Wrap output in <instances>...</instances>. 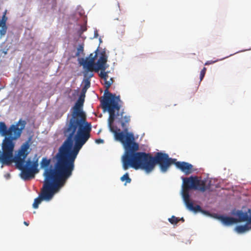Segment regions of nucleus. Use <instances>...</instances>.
<instances>
[{
	"label": "nucleus",
	"instance_id": "obj_1",
	"mask_svg": "<svg viewBox=\"0 0 251 251\" xmlns=\"http://www.w3.org/2000/svg\"><path fill=\"white\" fill-rule=\"evenodd\" d=\"M26 125V121L22 119L9 127L4 122H0V134L4 137L1 143V151L0 150L1 167L3 165H10L12 162H14L16 168L21 171V177L25 180L33 178L35 175L39 171L38 158H34L32 160L30 158H28L25 160L29 153L30 145L28 141L23 143L17 154L13 156L15 141L20 138Z\"/></svg>",
	"mask_w": 251,
	"mask_h": 251
},
{
	"label": "nucleus",
	"instance_id": "obj_2",
	"mask_svg": "<svg viewBox=\"0 0 251 251\" xmlns=\"http://www.w3.org/2000/svg\"><path fill=\"white\" fill-rule=\"evenodd\" d=\"M108 95L104 96L103 99L100 100V104L103 111H107L109 114L108 126L110 131L113 133L115 139L120 142L125 149L122 157V165L124 170H126L133 167L142 152H136L139 149V145L134 141L133 133L129 132L127 128L121 131L120 129L113 125L116 116V111L117 112V116H119L120 97L112 93Z\"/></svg>",
	"mask_w": 251,
	"mask_h": 251
},
{
	"label": "nucleus",
	"instance_id": "obj_3",
	"mask_svg": "<svg viewBox=\"0 0 251 251\" xmlns=\"http://www.w3.org/2000/svg\"><path fill=\"white\" fill-rule=\"evenodd\" d=\"M83 102L84 100L79 98L71 109V117L67 120L63 128V133L67 139L62 149H69L75 141L74 152H76L90 137L91 125L86 122V115L82 110Z\"/></svg>",
	"mask_w": 251,
	"mask_h": 251
},
{
	"label": "nucleus",
	"instance_id": "obj_4",
	"mask_svg": "<svg viewBox=\"0 0 251 251\" xmlns=\"http://www.w3.org/2000/svg\"><path fill=\"white\" fill-rule=\"evenodd\" d=\"M71 169L68 166L59 161L55 168L47 169L43 174L44 180L41 193L34 200L33 207L37 208L43 200L49 201L54 194L66 184L68 177L71 175Z\"/></svg>",
	"mask_w": 251,
	"mask_h": 251
},
{
	"label": "nucleus",
	"instance_id": "obj_5",
	"mask_svg": "<svg viewBox=\"0 0 251 251\" xmlns=\"http://www.w3.org/2000/svg\"><path fill=\"white\" fill-rule=\"evenodd\" d=\"M176 161V159L170 158L165 153L158 152L152 156L149 153L142 152L132 168L135 170L141 169L149 173L153 171L156 164H158L161 171L165 173L172 164H175L185 175L190 174L194 171L192 164Z\"/></svg>",
	"mask_w": 251,
	"mask_h": 251
},
{
	"label": "nucleus",
	"instance_id": "obj_6",
	"mask_svg": "<svg viewBox=\"0 0 251 251\" xmlns=\"http://www.w3.org/2000/svg\"><path fill=\"white\" fill-rule=\"evenodd\" d=\"M208 189L204 180L198 179L197 176H191L189 177L183 178L182 185V197L185 204L187 208L196 213L201 212L206 214H209L208 212L201 209V207L197 205L194 206L193 203L190 200L189 190L191 189L198 190L201 192H204Z\"/></svg>",
	"mask_w": 251,
	"mask_h": 251
},
{
	"label": "nucleus",
	"instance_id": "obj_7",
	"mask_svg": "<svg viewBox=\"0 0 251 251\" xmlns=\"http://www.w3.org/2000/svg\"><path fill=\"white\" fill-rule=\"evenodd\" d=\"M64 144V142L59 148L58 152L56 153L55 156V159L56 162H55L53 166L50 165V160L48 159L47 158L44 157L42 158L41 162V167L42 168H44L45 170L43 174L45 172L46 170L50 168H55L56 164L59 162V161H62L63 163L66 164L69 169H71V175L68 177V178L71 177L72 175L73 172L75 168V161L77 157V155L80 149L78 150L77 151L74 152L75 149V144L73 147V142L71 145V148L67 150L62 149Z\"/></svg>",
	"mask_w": 251,
	"mask_h": 251
},
{
	"label": "nucleus",
	"instance_id": "obj_8",
	"mask_svg": "<svg viewBox=\"0 0 251 251\" xmlns=\"http://www.w3.org/2000/svg\"><path fill=\"white\" fill-rule=\"evenodd\" d=\"M98 49H97L95 51V54L94 55V57L92 59L86 58L85 59H83V62L81 63V64L83 66V68L85 69V72H92L93 71L96 72V64L95 62V59L98 55Z\"/></svg>",
	"mask_w": 251,
	"mask_h": 251
},
{
	"label": "nucleus",
	"instance_id": "obj_9",
	"mask_svg": "<svg viewBox=\"0 0 251 251\" xmlns=\"http://www.w3.org/2000/svg\"><path fill=\"white\" fill-rule=\"evenodd\" d=\"M99 76L104 81V84L105 88L104 96H109L108 94L110 93L108 91V89L113 83V78L111 77L109 80H107L108 78V73L106 72L105 71H101Z\"/></svg>",
	"mask_w": 251,
	"mask_h": 251
},
{
	"label": "nucleus",
	"instance_id": "obj_10",
	"mask_svg": "<svg viewBox=\"0 0 251 251\" xmlns=\"http://www.w3.org/2000/svg\"><path fill=\"white\" fill-rule=\"evenodd\" d=\"M107 56L104 52L101 53V56L96 63V72H98L99 70L105 71L106 69Z\"/></svg>",
	"mask_w": 251,
	"mask_h": 251
},
{
	"label": "nucleus",
	"instance_id": "obj_11",
	"mask_svg": "<svg viewBox=\"0 0 251 251\" xmlns=\"http://www.w3.org/2000/svg\"><path fill=\"white\" fill-rule=\"evenodd\" d=\"M217 218L225 226H230L237 223L236 218L233 217L220 215Z\"/></svg>",
	"mask_w": 251,
	"mask_h": 251
},
{
	"label": "nucleus",
	"instance_id": "obj_12",
	"mask_svg": "<svg viewBox=\"0 0 251 251\" xmlns=\"http://www.w3.org/2000/svg\"><path fill=\"white\" fill-rule=\"evenodd\" d=\"M6 10L5 11L3 15L2 16L1 20L0 19V34L1 36L4 35L7 31V26L6 23L7 21V17L5 16Z\"/></svg>",
	"mask_w": 251,
	"mask_h": 251
},
{
	"label": "nucleus",
	"instance_id": "obj_13",
	"mask_svg": "<svg viewBox=\"0 0 251 251\" xmlns=\"http://www.w3.org/2000/svg\"><path fill=\"white\" fill-rule=\"evenodd\" d=\"M124 112L122 111L119 116L120 117L119 118V122L121 124V126L124 129L126 127V124H128L130 121V116L128 115H124ZM124 131V130H123Z\"/></svg>",
	"mask_w": 251,
	"mask_h": 251
},
{
	"label": "nucleus",
	"instance_id": "obj_14",
	"mask_svg": "<svg viewBox=\"0 0 251 251\" xmlns=\"http://www.w3.org/2000/svg\"><path fill=\"white\" fill-rule=\"evenodd\" d=\"M238 218L236 219L237 223L240 222L249 221V216L247 213L243 212L241 210H238L235 213Z\"/></svg>",
	"mask_w": 251,
	"mask_h": 251
},
{
	"label": "nucleus",
	"instance_id": "obj_15",
	"mask_svg": "<svg viewBox=\"0 0 251 251\" xmlns=\"http://www.w3.org/2000/svg\"><path fill=\"white\" fill-rule=\"evenodd\" d=\"M251 227H249L248 224H245L243 226H238L236 227V230L237 232L241 233L246 231H248Z\"/></svg>",
	"mask_w": 251,
	"mask_h": 251
},
{
	"label": "nucleus",
	"instance_id": "obj_16",
	"mask_svg": "<svg viewBox=\"0 0 251 251\" xmlns=\"http://www.w3.org/2000/svg\"><path fill=\"white\" fill-rule=\"evenodd\" d=\"M121 180L122 181H126V183H130L131 181V178L129 177L128 174L126 173L121 177Z\"/></svg>",
	"mask_w": 251,
	"mask_h": 251
},
{
	"label": "nucleus",
	"instance_id": "obj_17",
	"mask_svg": "<svg viewBox=\"0 0 251 251\" xmlns=\"http://www.w3.org/2000/svg\"><path fill=\"white\" fill-rule=\"evenodd\" d=\"M9 49L6 47L0 50V57H4L8 52Z\"/></svg>",
	"mask_w": 251,
	"mask_h": 251
},
{
	"label": "nucleus",
	"instance_id": "obj_18",
	"mask_svg": "<svg viewBox=\"0 0 251 251\" xmlns=\"http://www.w3.org/2000/svg\"><path fill=\"white\" fill-rule=\"evenodd\" d=\"M180 221L179 219L176 217L174 216H173L171 218L169 219V221L172 224H176Z\"/></svg>",
	"mask_w": 251,
	"mask_h": 251
},
{
	"label": "nucleus",
	"instance_id": "obj_19",
	"mask_svg": "<svg viewBox=\"0 0 251 251\" xmlns=\"http://www.w3.org/2000/svg\"><path fill=\"white\" fill-rule=\"evenodd\" d=\"M90 87V80L85 79V85L84 87L82 88L83 91H86V90Z\"/></svg>",
	"mask_w": 251,
	"mask_h": 251
},
{
	"label": "nucleus",
	"instance_id": "obj_20",
	"mask_svg": "<svg viewBox=\"0 0 251 251\" xmlns=\"http://www.w3.org/2000/svg\"><path fill=\"white\" fill-rule=\"evenodd\" d=\"M83 51V45H79L77 49V52L76 53V56H79L80 53H82Z\"/></svg>",
	"mask_w": 251,
	"mask_h": 251
},
{
	"label": "nucleus",
	"instance_id": "obj_21",
	"mask_svg": "<svg viewBox=\"0 0 251 251\" xmlns=\"http://www.w3.org/2000/svg\"><path fill=\"white\" fill-rule=\"evenodd\" d=\"M206 71V68L205 67H204L201 71L200 76V78L201 81L203 79V78L205 75Z\"/></svg>",
	"mask_w": 251,
	"mask_h": 251
},
{
	"label": "nucleus",
	"instance_id": "obj_22",
	"mask_svg": "<svg viewBox=\"0 0 251 251\" xmlns=\"http://www.w3.org/2000/svg\"><path fill=\"white\" fill-rule=\"evenodd\" d=\"M88 72H89L84 71V77L86 78L85 79L90 80V79L94 75L92 73V72H91L90 74L88 73Z\"/></svg>",
	"mask_w": 251,
	"mask_h": 251
},
{
	"label": "nucleus",
	"instance_id": "obj_23",
	"mask_svg": "<svg viewBox=\"0 0 251 251\" xmlns=\"http://www.w3.org/2000/svg\"><path fill=\"white\" fill-rule=\"evenodd\" d=\"M95 142L97 144H101V143H103L104 141H103V140H102L101 139H98L96 140Z\"/></svg>",
	"mask_w": 251,
	"mask_h": 251
},
{
	"label": "nucleus",
	"instance_id": "obj_24",
	"mask_svg": "<svg viewBox=\"0 0 251 251\" xmlns=\"http://www.w3.org/2000/svg\"><path fill=\"white\" fill-rule=\"evenodd\" d=\"M87 30V27L85 25H82L81 26V30L82 32L85 31Z\"/></svg>",
	"mask_w": 251,
	"mask_h": 251
},
{
	"label": "nucleus",
	"instance_id": "obj_25",
	"mask_svg": "<svg viewBox=\"0 0 251 251\" xmlns=\"http://www.w3.org/2000/svg\"><path fill=\"white\" fill-rule=\"evenodd\" d=\"M216 61H207L205 63V65H209V64H212V63H215Z\"/></svg>",
	"mask_w": 251,
	"mask_h": 251
},
{
	"label": "nucleus",
	"instance_id": "obj_26",
	"mask_svg": "<svg viewBox=\"0 0 251 251\" xmlns=\"http://www.w3.org/2000/svg\"><path fill=\"white\" fill-rule=\"evenodd\" d=\"M94 57V55L93 53H91L89 55V57H87V58L88 59H92Z\"/></svg>",
	"mask_w": 251,
	"mask_h": 251
},
{
	"label": "nucleus",
	"instance_id": "obj_27",
	"mask_svg": "<svg viewBox=\"0 0 251 251\" xmlns=\"http://www.w3.org/2000/svg\"><path fill=\"white\" fill-rule=\"evenodd\" d=\"M24 225H25V226H28L29 225L28 223H27V222H25H25H24Z\"/></svg>",
	"mask_w": 251,
	"mask_h": 251
},
{
	"label": "nucleus",
	"instance_id": "obj_28",
	"mask_svg": "<svg viewBox=\"0 0 251 251\" xmlns=\"http://www.w3.org/2000/svg\"><path fill=\"white\" fill-rule=\"evenodd\" d=\"M180 220L182 221V222H184V220L183 219V218H181L180 219H179Z\"/></svg>",
	"mask_w": 251,
	"mask_h": 251
}]
</instances>
